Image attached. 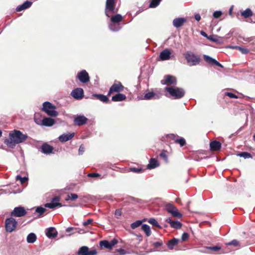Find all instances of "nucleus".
Instances as JSON below:
<instances>
[{"label":"nucleus","mask_w":255,"mask_h":255,"mask_svg":"<svg viewBox=\"0 0 255 255\" xmlns=\"http://www.w3.org/2000/svg\"><path fill=\"white\" fill-rule=\"evenodd\" d=\"M175 142L180 144V146H183L186 144V140L183 137H180L175 140Z\"/></svg>","instance_id":"obj_45"},{"label":"nucleus","mask_w":255,"mask_h":255,"mask_svg":"<svg viewBox=\"0 0 255 255\" xmlns=\"http://www.w3.org/2000/svg\"><path fill=\"white\" fill-rule=\"evenodd\" d=\"M109 28L111 31L117 32L122 28V26L120 23H114L111 21L110 23L109 24Z\"/></svg>","instance_id":"obj_28"},{"label":"nucleus","mask_w":255,"mask_h":255,"mask_svg":"<svg viewBox=\"0 0 255 255\" xmlns=\"http://www.w3.org/2000/svg\"><path fill=\"white\" fill-rule=\"evenodd\" d=\"M55 123V121L52 119L51 118L45 117L41 121V123L36 124L38 125L46 126V127H51L53 126Z\"/></svg>","instance_id":"obj_17"},{"label":"nucleus","mask_w":255,"mask_h":255,"mask_svg":"<svg viewBox=\"0 0 255 255\" xmlns=\"http://www.w3.org/2000/svg\"><path fill=\"white\" fill-rule=\"evenodd\" d=\"M88 119L83 115H77L74 119L73 122L75 125L81 126L87 123Z\"/></svg>","instance_id":"obj_12"},{"label":"nucleus","mask_w":255,"mask_h":255,"mask_svg":"<svg viewBox=\"0 0 255 255\" xmlns=\"http://www.w3.org/2000/svg\"><path fill=\"white\" fill-rule=\"evenodd\" d=\"M189 238V235L187 233L184 232L181 236V239L182 241H186Z\"/></svg>","instance_id":"obj_57"},{"label":"nucleus","mask_w":255,"mask_h":255,"mask_svg":"<svg viewBox=\"0 0 255 255\" xmlns=\"http://www.w3.org/2000/svg\"><path fill=\"white\" fill-rule=\"evenodd\" d=\"M141 229L144 232L146 236L149 237L151 235V232L149 225L143 224L141 226Z\"/></svg>","instance_id":"obj_33"},{"label":"nucleus","mask_w":255,"mask_h":255,"mask_svg":"<svg viewBox=\"0 0 255 255\" xmlns=\"http://www.w3.org/2000/svg\"><path fill=\"white\" fill-rule=\"evenodd\" d=\"M222 14V12L220 10H217V11H215L214 13H213V16L214 18H219L221 15Z\"/></svg>","instance_id":"obj_54"},{"label":"nucleus","mask_w":255,"mask_h":255,"mask_svg":"<svg viewBox=\"0 0 255 255\" xmlns=\"http://www.w3.org/2000/svg\"><path fill=\"white\" fill-rule=\"evenodd\" d=\"M235 48L239 50L242 53L244 54L249 53L250 51L248 49L241 46H235Z\"/></svg>","instance_id":"obj_48"},{"label":"nucleus","mask_w":255,"mask_h":255,"mask_svg":"<svg viewBox=\"0 0 255 255\" xmlns=\"http://www.w3.org/2000/svg\"><path fill=\"white\" fill-rule=\"evenodd\" d=\"M176 208H177L172 203H168L165 205L166 210L170 214L172 212L171 211H173Z\"/></svg>","instance_id":"obj_38"},{"label":"nucleus","mask_w":255,"mask_h":255,"mask_svg":"<svg viewBox=\"0 0 255 255\" xmlns=\"http://www.w3.org/2000/svg\"><path fill=\"white\" fill-rule=\"evenodd\" d=\"M225 95L227 96H228L229 97H230V98L237 99L238 98L237 95H236V94H235L234 93H232V92H226L225 93Z\"/></svg>","instance_id":"obj_53"},{"label":"nucleus","mask_w":255,"mask_h":255,"mask_svg":"<svg viewBox=\"0 0 255 255\" xmlns=\"http://www.w3.org/2000/svg\"><path fill=\"white\" fill-rule=\"evenodd\" d=\"M46 211V209L41 207H37L35 210V212L38 213V217L42 215Z\"/></svg>","instance_id":"obj_44"},{"label":"nucleus","mask_w":255,"mask_h":255,"mask_svg":"<svg viewBox=\"0 0 255 255\" xmlns=\"http://www.w3.org/2000/svg\"><path fill=\"white\" fill-rule=\"evenodd\" d=\"M53 149V147L47 143H43L41 147V151L45 154L52 153Z\"/></svg>","instance_id":"obj_20"},{"label":"nucleus","mask_w":255,"mask_h":255,"mask_svg":"<svg viewBox=\"0 0 255 255\" xmlns=\"http://www.w3.org/2000/svg\"><path fill=\"white\" fill-rule=\"evenodd\" d=\"M179 242V239L176 238H173L168 241L167 243V246L169 250H173L174 246L177 245L178 244Z\"/></svg>","instance_id":"obj_29"},{"label":"nucleus","mask_w":255,"mask_h":255,"mask_svg":"<svg viewBox=\"0 0 255 255\" xmlns=\"http://www.w3.org/2000/svg\"><path fill=\"white\" fill-rule=\"evenodd\" d=\"M152 246L157 251H165V247L162 240H159L152 243Z\"/></svg>","instance_id":"obj_21"},{"label":"nucleus","mask_w":255,"mask_h":255,"mask_svg":"<svg viewBox=\"0 0 255 255\" xmlns=\"http://www.w3.org/2000/svg\"><path fill=\"white\" fill-rule=\"evenodd\" d=\"M74 229V228L73 227H68V228L66 229V233H69V235L71 234V232Z\"/></svg>","instance_id":"obj_63"},{"label":"nucleus","mask_w":255,"mask_h":255,"mask_svg":"<svg viewBox=\"0 0 255 255\" xmlns=\"http://www.w3.org/2000/svg\"><path fill=\"white\" fill-rule=\"evenodd\" d=\"M37 239L36 235L33 233L29 234L27 237L26 241L28 243L32 244L34 243Z\"/></svg>","instance_id":"obj_31"},{"label":"nucleus","mask_w":255,"mask_h":255,"mask_svg":"<svg viewBox=\"0 0 255 255\" xmlns=\"http://www.w3.org/2000/svg\"><path fill=\"white\" fill-rule=\"evenodd\" d=\"M165 222L170 224L171 228L179 229L182 227V224L178 221H172L170 217L166 219Z\"/></svg>","instance_id":"obj_18"},{"label":"nucleus","mask_w":255,"mask_h":255,"mask_svg":"<svg viewBox=\"0 0 255 255\" xmlns=\"http://www.w3.org/2000/svg\"><path fill=\"white\" fill-rule=\"evenodd\" d=\"M143 170L142 168L130 167L129 171L134 173H140Z\"/></svg>","instance_id":"obj_50"},{"label":"nucleus","mask_w":255,"mask_h":255,"mask_svg":"<svg viewBox=\"0 0 255 255\" xmlns=\"http://www.w3.org/2000/svg\"><path fill=\"white\" fill-rule=\"evenodd\" d=\"M78 197V196L77 194L75 193H71L70 194L68 195L67 198L65 199L66 201H68L69 200H71L72 201H74L77 199Z\"/></svg>","instance_id":"obj_43"},{"label":"nucleus","mask_w":255,"mask_h":255,"mask_svg":"<svg viewBox=\"0 0 255 255\" xmlns=\"http://www.w3.org/2000/svg\"><path fill=\"white\" fill-rule=\"evenodd\" d=\"M93 220L92 219H89L86 221L83 222V225L84 226H88V225L91 224L93 222Z\"/></svg>","instance_id":"obj_59"},{"label":"nucleus","mask_w":255,"mask_h":255,"mask_svg":"<svg viewBox=\"0 0 255 255\" xmlns=\"http://www.w3.org/2000/svg\"><path fill=\"white\" fill-rule=\"evenodd\" d=\"M24 9H25L24 7L22 6V4L19 5L17 6L16 8V11H20L21 10H23Z\"/></svg>","instance_id":"obj_61"},{"label":"nucleus","mask_w":255,"mask_h":255,"mask_svg":"<svg viewBox=\"0 0 255 255\" xmlns=\"http://www.w3.org/2000/svg\"><path fill=\"white\" fill-rule=\"evenodd\" d=\"M126 98V96L125 94L118 93L112 97V101L114 102H121L125 100Z\"/></svg>","instance_id":"obj_27"},{"label":"nucleus","mask_w":255,"mask_h":255,"mask_svg":"<svg viewBox=\"0 0 255 255\" xmlns=\"http://www.w3.org/2000/svg\"><path fill=\"white\" fill-rule=\"evenodd\" d=\"M124 87L120 82L116 81L112 86L110 87L108 92V95H110L114 92L119 93L124 90Z\"/></svg>","instance_id":"obj_9"},{"label":"nucleus","mask_w":255,"mask_h":255,"mask_svg":"<svg viewBox=\"0 0 255 255\" xmlns=\"http://www.w3.org/2000/svg\"><path fill=\"white\" fill-rule=\"evenodd\" d=\"M9 138L5 139L4 143L11 148H14L16 144L24 142L28 137L26 134H23L21 131L14 129L9 134Z\"/></svg>","instance_id":"obj_1"},{"label":"nucleus","mask_w":255,"mask_h":255,"mask_svg":"<svg viewBox=\"0 0 255 255\" xmlns=\"http://www.w3.org/2000/svg\"><path fill=\"white\" fill-rule=\"evenodd\" d=\"M210 146L211 150L218 151L221 148V143L218 141L214 140L210 142Z\"/></svg>","instance_id":"obj_25"},{"label":"nucleus","mask_w":255,"mask_h":255,"mask_svg":"<svg viewBox=\"0 0 255 255\" xmlns=\"http://www.w3.org/2000/svg\"><path fill=\"white\" fill-rule=\"evenodd\" d=\"M148 222L152 225L153 227L161 228L160 225L154 218H150L148 220Z\"/></svg>","instance_id":"obj_39"},{"label":"nucleus","mask_w":255,"mask_h":255,"mask_svg":"<svg viewBox=\"0 0 255 255\" xmlns=\"http://www.w3.org/2000/svg\"><path fill=\"white\" fill-rule=\"evenodd\" d=\"M207 249L208 250H210V251L215 252V251H217L220 250L221 249V247L220 246H214V247L210 246V247H207Z\"/></svg>","instance_id":"obj_49"},{"label":"nucleus","mask_w":255,"mask_h":255,"mask_svg":"<svg viewBox=\"0 0 255 255\" xmlns=\"http://www.w3.org/2000/svg\"><path fill=\"white\" fill-rule=\"evenodd\" d=\"M89 248L86 246H83L80 248L78 254L81 255H88Z\"/></svg>","instance_id":"obj_34"},{"label":"nucleus","mask_w":255,"mask_h":255,"mask_svg":"<svg viewBox=\"0 0 255 255\" xmlns=\"http://www.w3.org/2000/svg\"><path fill=\"white\" fill-rule=\"evenodd\" d=\"M166 150H162L161 152L159 154L160 157L162 158L164 160L165 162H168V156L166 154Z\"/></svg>","instance_id":"obj_47"},{"label":"nucleus","mask_w":255,"mask_h":255,"mask_svg":"<svg viewBox=\"0 0 255 255\" xmlns=\"http://www.w3.org/2000/svg\"><path fill=\"white\" fill-rule=\"evenodd\" d=\"M122 215V209H118L115 211V217L119 219V217H120Z\"/></svg>","instance_id":"obj_55"},{"label":"nucleus","mask_w":255,"mask_h":255,"mask_svg":"<svg viewBox=\"0 0 255 255\" xmlns=\"http://www.w3.org/2000/svg\"><path fill=\"white\" fill-rule=\"evenodd\" d=\"M161 0H151L149 7L151 8H155L157 7L160 3Z\"/></svg>","instance_id":"obj_40"},{"label":"nucleus","mask_w":255,"mask_h":255,"mask_svg":"<svg viewBox=\"0 0 255 255\" xmlns=\"http://www.w3.org/2000/svg\"><path fill=\"white\" fill-rule=\"evenodd\" d=\"M165 90L174 99H181L184 97L185 94L183 88L177 87H166Z\"/></svg>","instance_id":"obj_3"},{"label":"nucleus","mask_w":255,"mask_h":255,"mask_svg":"<svg viewBox=\"0 0 255 255\" xmlns=\"http://www.w3.org/2000/svg\"><path fill=\"white\" fill-rule=\"evenodd\" d=\"M171 51L168 49H165L160 53L159 58L161 61L168 60L171 58Z\"/></svg>","instance_id":"obj_16"},{"label":"nucleus","mask_w":255,"mask_h":255,"mask_svg":"<svg viewBox=\"0 0 255 255\" xmlns=\"http://www.w3.org/2000/svg\"><path fill=\"white\" fill-rule=\"evenodd\" d=\"M92 97H96L97 99L102 101L104 103H110V100L107 96L103 94H93L92 95Z\"/></svg>","instance_id":"obj_24"},{"label":"nucleus","mask_w":255,"mask_h":255,"mask_svg":"<svg viewBox=\"0 0 255 255\" xmlns=\"http://www.w3.org/2000/svg\"><path fill=\"white\" fill-rule=\"evenodd\" d=\"M75 135L74 132L71 133H64L60 135L58 139L62 142H66L72 139Z\"/></svg>","instance_id":"obj_23"},{"label":"nucleus","mask_w":255,"mask_h":255,"mask_svg":"<svg viewBox=\"0 0 255 255\" xmlns=\"http://www.w3.org/2000/svg\"><path fill=\"white\" fill-rule=\"evenodd\" d=\"M142 220L136 221L135 222L132 223L130 225V227L132 229H135V228L139 227L142 224Z\"/></svg>","instance_id":"obj_41"},{"label":"nucleus","mask_w":255,"mask_h":255,"mask_svg":"<svg viewBox=\"0 0 255 255\" xmlns=\"http://www.w3.org/2000/svg\"><path fill=\"white\" fill-rule=\"evenodd\" d=\"M56 107L49 102H45L43 104L42 110L50 117H55L58 113L55 110Z\"/></svg>","instance_id":"obj_4"},{"label":"nucleus","mask_w":255,"mask_h":255,"mask_svg":"<svg viewBox=\"0 0 255 255\" xmlns=\"http://www.w3.org/2000/svg\"><path fill=\"white\" fill-rule=\"evenodd\" d=\"M161 94L153 92H149L144 96V100H157L161 98Z\"/></svg>","instance_id":"obj_15"},{"label":"nucleus","mask_w":255,"mask_h":255,"mask_svg":"<svg viewBox=\"0 0 255 255\" xmlns=\"http://www.w3.org/2000/svg\"><path fill=\"white\" fill-rule=\"evenodd\" d=\"M88 177H92L94 178H97L101 176V175L98 173H90L87 175Z\"/></svg>","instance_id":"obj_52"},{"label":"nucleus","mask_w":255,"mask_h":255,"mask_svg":"<svg viewBox=\"0 0 255 255\" xmlns=\"http://www.w3.org/2000/svg\"><path fill=\"white\" fill-rule=\"evenodd\" d=\"M194 18L197 21H199L201 19V16L199 13H196L194 15Z\"/></svg>","instance_id":"obj_62"},{"label":"nucleus","mask_w":255,"mask_h":255,"mask_svg":"<svg viewBox=\"0 0 255 255\" xmlns=\"http://www.w3.org/2000/svg\"><path fill=\"white\" fill-rule=\"evenodd\" d=\"M187 64L190 66L198 65L201 61L199 56L196 55L191 51H187L183 54Z\"/></svg>","instance_id":"obj_2"},{"label":"nucleus","mask_w":255,"mask_h":255,"mask_svg":"<svg viewBox=\"0 0 255 255\" xmlns=\"http://www.w3.org/2000/svg\"><path fill=\"white\" fill-rule=\"evenodd\" d=\"M85 151V147L83 144L81 145L79 148L78 153L79 155H82Z\"/></svg>","instance_id":"obj_56"},{"label":"nucleus","mask_w":255,"mask_h":255,"mask_svg":"<svg viewBox=\"0 0 255 255\" xmlns=\"http://www.w3.org/2000/svg\"><path fill=\"white\" fill-rule=\"evenodd\" d=\"M77 78L82 83H86L90 81L89 74L85 70H82L78 72Z\"/></svg>","instance_id":"obj_10"},{"label":"nucleus","mask_w":255,"mask_h":255,"mask_svg":"<svg viewBox=\"0 0 255 255\" xmlns=\"http://www.w3.org/2000/svg\"><path fill=\"white\" fill-rule=\"evenodd\" d=\"M164 78L163 80L161 81V83L163 85H176L177 84V79L176 77L173 76L167 75L164 76Z\"/></svg>","instance_id":"obj_11"},{"label":"nucleus","mask_w":255,"mask_h":255,"mask_svg":"<svg viewBox=\"0 0 255 255\" xmlns=\"http://www.w3.org/2000/svg\"><path fill=\"white\" fill-rule=\"evenodd\" d=\"M60 200V198L59 196H55L52 199L51 202L46 203L44 206L50 209H54L57 206H67L66 205H62L61 203H59Z\"/></svg>","instance_id":"obj_7"},{"label":"nucleus","mask_w":255,"mask_h":255,"mask_svg":"<svg viewBox=\"0 0 255 255\" xmlns=\"http://www.w3.org/2000/svg\"><path fill=\"white\" fill-rule=\"evenodd\" d=\"M115 0H106L105 14L107 17H111V14L117 13L118 11V8L115 7Z\"/></svg>","instance_id":"obj_5"},{"label":"nucleus","mask_w":255,"mask_h":255,"mask_svg":"<svg viewBox=\"0 0 255 255\" xmlns=\"http://www.w3.org/2000/svg\"><path fill=\"white\" fill-rule=\"evenodd\" d=\"M241 14L242 16L246 18L252 16L253 15V13L252 10L250 8H248L246 9L244 11L242 12Z\"/></svg>","instance_id":"obj_32"},{"label":"nucleus","mask_w":255,"mask_h":255,"mask_svg":"<svg viewBox=\"0 0 255 255\" xmlns=\"http://www.w3.org/2000/svg\"><path fill=\"white\" fill-rule=\"evenodd\" d=\"M111 21L113 22L114 23H120V22L123 20V17L120 14H116L113 16L111 15Z\"/></svg>","instance_id":"obj_30"},{"label":"nucleus","mask_w":255,"mask_h":255,"mask_svg":"<svg viewBox=\"0 0 255 255\" xmlns=\"http://www.w3.org/2000/svg\"><path fill=\"white\" fill-rule=\"evenodd\" d=\"M208 39L215 42L219 43L220 42V40H222V37L216 35H210L209 37H208Z\"/></svg>","instance_id":"obj_37"},{"label":"nucleus","mask_w":255,"mask_h":255,"mask_svg":"<svg viewBox=\"0 0 255 255\" xmlns=\"http://www.w3.org/2000/svg\"><path fill=\"white\" fill-rule=\"evenodd\" d=\"M203 57L204 60L208 63L212 65H216L221 68H223V65L217 61L215 59L210 57V56L207 55H204Z\"/></svg>","instance_id":"obj_14"},{"label":"nucleus","mask_w":255,"mask_h":255,"mask_svg":"<svg viewBox=\"0 0 255 255\" xmlns=\"http://www.w3.org/2000/svg\"><path fill=\"white\" fill-rule=\"evenodd\" d=\"M100 246L101 247H104L106 249H112L110 245V243L107 240H102L100 242Z\"/></svg>","instance_id":"obj_36"},{"label":"nucleus","mask_w":255,"mask_h":255,"mask_svg":"<svg viewBox=\"0 0 255 255\" xmlns=\"http://www.w3.org/2000/svg\"><path fill=\"white\" fill-rule=\"evenodd\" d=\"M97 254V252L96 250L94 249L92 250H89L88 251V255H96Z\"/></svg>","instance_id":"obj_60"},{"label":"nucleus","mask_w":255,"mask_h":255,"mask_svg":"<svg viewBox=\"0 0 255 255\" xmlns=\"http://www.w3.org/2000/svg\"><path fill=\"white\" fill-rule=\"evenodd\" d=\"M186 21L187 19L184 17L176 18L173 20V25L175 27L179 28L182 26Z\"/></svg>","instance_id":"obj_22"},{"label":"nucleus","mask_w":255,"mask_h":255,"mask_svg":"<svg viewBox=\"0 0 255 255\" xmlns=\"http://www.w3.org/2000/svg\"><path fill=\"white\" fill-rule=\"evenodd\" d=\"M32 4V2L31 1H26L23 2L22 4V6L24 7L25 9L28 8L30 7Z\"/></svg>","instance_id":"obj_51"},{"label":"nucleus","mask_w":255,"mask_h":255,"mask_svg":"<svg viewBox=\"0 0 255 255\" xmlns=\"http://www.w3.org/2000/svg\"><path fill=\"white\" fill-rule=\"evenodd\" d=\"M171 212H172L171 213V214L173 217H177L178 218H180L182 217V214L178 212L177 208H176V209Z\"/></svg>","instance_id":"obj_46"},{"label":"nucleus","mask_w":255,"mask_h":255,"mask_svg":"<svg viewBox=\"0 0 255 255\" xmlns=\"http://www.w3.org/2000/svg\"><path fill=\"white\" fill-rule=\"evenodd\" d=\"M26 214V211L24 208L22 206L15 207L13 211L10 213L11 217H21Z\"/></svg>","instance_id":"obj_8"},{"label":"nucleus","mask_w":255,"mask_h":255,"mask_svg":"<svg viewBox=\"0 0 255 255\" xmlns=\"http://www.w3.org/2000/svg\"><path fill=\"white\" fill-rule=\"evenodd\" d=\"M110 245L111 246L112 249L113 247L116 245L118 243V241L116 239H113L112 240H111L110 242Z\"/></svg>","instance_id":"obj_58"},{"label":"nucleus","mask_w":255,"mask_h":255,"mask_svg":"<svg viewBox=\"0 0 255 255\" xmlns=\"http://www.w3.org/2000/svg\"><path fill=\"white\" fill-rule=\"evenodd\" d=\"M237 155L241 157H243L244 159H248L253 157L252 154L246 151L240 152L238 153Z\"/></svg>","instance_id":"obj_35"},{"label":"nucleus","mask_w":255,"mask_h":255,"mask_svg":"<svg viewBox=\"0 0 255 255\" xmlns=\"http://www.w3.org/2000/svg\"><path fill=\"white\" fill-rule=\"evenodd\" d=\"M28 180V178L26 177H22V178L20 180L21 183H24L25 182Z\"/></svg>","instance_id":"obj_64"},{"label":"nucleus","mask_w":255,"mask_h":255,"mask_svg":"<svg viewBox=\"0 0 255 255\" xmlns=\"http://www.w3.org/2000/svg\"><path fill=\"white\" fill-rule=\"evenodd\" d=\"M17 225V222L11 216L5 220V230L7 233H11L15 231Z\"/></svg>","instance_id":"obj_6"},{"label":"nucleus","mask_w":255,"mask_h":255,"mask_svg":"<svg viewBox=\"0 0 255 255\" xmlns=\"http://www.w3.org/2000/svg\"><path fill=\"white\" fill-rule=\"evenodd\" d=\"M72 96L77 100H81L84 97V91L81 88H77L71 92Z\"/></svg>","instance_id":"obj_13"},{"label":"nucleus","mask_w":255,"mask_h":255,"mask_svg":"<svg viewBox=\"0 0 255 255\" xmlns=\"http://www.w3.org/2000/svg\"><path fill=\"white\" fill-rule=\"evenodd\" d=\"M159 166V163L157 160L155 158H151L149 160V164L147 165V167L148 169H152L155 168Z\"/></svg>","instance_id":"obj_26"},{"label":"nucleus","mask_w":255,"mask_h":255,"mask_svg":"<svg viewBox=\"0 0 255 255\" xmlns=\"http://www.w3.org/2000/svg\"><path fill=\"white\" fill-rule=\"evenodd\" d=\"M45 234L49 239H53L57 237L58 232L54 227H49L46 229Z\"/></svg>","instance_id":"obj_19"},{"label":"nucleus","mask_w":255,"mask_h":255,"mask_svg":"<svg viewBox=\"0 0 255 255\" xmlns=\"http://www.w3.org/2000/svg\"><path fill=\"white\" fill-rule=\"evenodd\" d=\"M227 246H233L236 247H240L239 242L237 240H233L231 242L226 243Z\"/></svg>","instance_id":"obj_42"}]
</instances>
